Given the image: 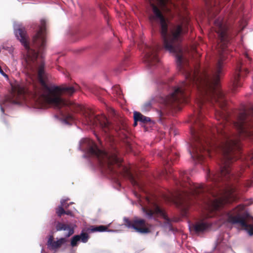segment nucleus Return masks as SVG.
Listing matches in <instances>:
<instances>
[{
  "instance_id": "1",
  "label": "nucleus",
  "mask_w": 253,
  "mask_h": 253,
  "mask_svg": "<svg viewBox=\"0 0 253 253\" xmlns=\"http://www.w3.org/2000/svg\"><path fill=\"white\" fill-rule=\"evenodd\" d=\"M218 37L219 56L213 68L203 72L188 67V62L181 55L176 57L180 70L185 74V81L175 87L164 100L168 109L179 110L180 105L186 103L192 88L198 92V108L190 119L193 124L191 134L193 140L191 158H205L215 150L230 156L240 152L241 139H253V106L239 112L236 120H231L228 110L227 99L220 88L219 81L224 62L228 58L230 38L228 28L221 18L214 21Z\"/></svg>"
},
{
  "instance_id": "2",
  "label": "nucleus",
  "mask_w": 253,
  "mask_h": 253,
  "mask_svg": "<svg viewBox=\"0 0 253 253\" xmlns=\"http://www.w3.org/2000/svg\"><path fill=\"white\" fill-rule=\"evenodd\" d=\"M14 33L17 39L27 50L25 58L27 69L31 73H37L40 83L32 85V106L35 108H42L46 104H49L58 108L67 106L72 111L77 113L83 112L84 108L80 105L61 97V95L72 96L79 89L78 84H75L72 86L48 85V75L44 71L45 63L43 55L46 44L45 20H41L39 29L33 36V46L35 49L29 46V38L25 28L19 27L15 29Z\"/></svg>"
},
{
  "instance_id": "3",
  "label": "nucleus",
  "mask_w": 253,
  "mask_h": 253,
  "mask_svg": "<svg viewBox=\"0 0 253 253\" xmlns=\"http://www.w3.org/2000/svg\"><path fill=\"white\" fill-rule=\"evenodd\" d=\"M222 160L218 173L211 174L209 170L207 173V179L216 184L217 187L213 189L202 184L190 185L188 189L179 191L172 195L173 200L178 207L186 210L193 200L198 199L204 204L208 212L206 217H211L214 215L212 212L237 199V188L233 183L237 176L230 171L228 161L230 159Z\"/></svg>"
},
{
  "instance_id": "4",
  "label": "nucleus",
  "mask_w": 253,
  "mask_h": 253,
  "mask_svg": "<svg viewBox=\"0 0 253 253\" xmlns=\"http://www.w3.org/2000/svg\"><path fill=\"white\" fill-rule=\"evenodd\" d=\"M86 124L90 126H99L110 142L111 148L106 151L102 146V142L98 138L101 148L92 140L88 138H83L79 142V148L84 153L85 158H118V150L114 145V136L121 130V126H115L111 124L104 115H94L90 111L84 113Z\"/></svg>"
},
{
  "instance_id": "5",
  "label": "nucleus",
  "mask_w": 253,
  "mask_h": 253,
  "mask_svg": "<svg viewBox=\"0 0 253 253\" xmlns=\"http://www.w3.org/2000/svg\"><path fill=\"white\" fill-rule=\"evenodd\" d=\"M249 67L253 68V63L248 54L245 53L244 59H239L237 62L235 72L232 79V90L234 92L241 86V77H244L249 73Z\"/></svg>"
},
{
  "instance_id": "6",
  "label": "nucleus",
  "mask_w": 253,
  "mask_h": 253,
  "mask_svg": "<svg viewBox=\"0 0 253 253\" xmlns=\"http://www.w3.org/2000/svg\"><path fill=\"white\" fill-rule=\"evenodd\" d=\"M244 209V205H239L234 210L232 213H228L227 220L233 224H238L245 228V230L249 235L252 236L253 235V226L246 222Z\"/></svg>"
},
{
  "instance_id": "7",
  "label": "nucleus",
  "mask_w": 253,
  "mask_h": 253,
  "mask_svg": "<svg viewBox=\"0 0 253 253\" xmlns=\"http://www.w3.org/2000/svg\"><path fill=\"white\" fill-rule=\"evenodd\" d=\"M123 220L125 226L128 229H133L137 232L142 234L150 232L148 228L143 227L145 226L144 219L135 217L132 220H131L128 217H124Z\"/></svg>"
},
{
  "instance_id": "8",
  "label": "nucleus",
  "mask_w": 253,
  "mask_h": 253,
  "mask_svg": "<svg viewBox=\"0 0 253 253\" xmlns=\"http://www.w3.org/2000/svg\"><path fill=\"white\" fill-rule=\"evenodd\" d=\"M142 211L144 214H145V216L148 219H155L154 218V214H155L158 216H162L166 220L165 222L163 225V226L166 228L168 229L170 231L172 230V226L169 219L167 217L164 211L159 207L156 206L155 208L154 212H152L151 211H147L144 208H142Z\"/></svg>"
},
{
  "instance_id": "9",
  "label": "nucleus",
  "mask_w": 253,
  "mask_h": 253,
  "mask_svg": "<svg viewBox=\"0 0 253 253\" xmlns=\"http://www.w3.org/2000/svg\"><path fill=\"white\" fill-rule=\"evenodd\" d=\"M159 48L160 47L158 45L153 47L146 46L144 60L149 66L154 65L159 61L157 55V52Z\"/></svg>"
},
{
  "instance_id": "10",
  "label": "nucleus",
  "mask_w": 253,
  "mask_h": 253,
  "mask_svg": "<svg viewBox=\"0 0 253 253\" xmlns=\"http://www.w3.org/2000/svg\"><path fill=\"white\" fill-rule=\"evenodd\" d=\"M67 241L66 238H60L56 241L53 240V236L50 235L47 242V248L51 251H56L62 244H65Z\"/></svg>"
},
{
  "instance_id": "11",
  "label": "nucleus",
  "mask_w": 253,
  "mask_h": 253,
  "mask_svg": "<svg viewBox=\"0 0 253 253\" xmlns=\"http://www.w3.org/2000/svg\"><path fill=\"white\" fill-rule=\"evenodd\" d=\"M210 227L209 222L202 220L197 222L192 227L189 226V229H192L196 234H199L208 230Z\"/></svg>"
},
{
  "instance_id": "12",
  "label": "nucleus",
  "mask_w": 253,
  "mask_h": 253,
  "mask_svg": "<svg viewBox=\"0 0 253 253\" xmlns=\"http://www.w3.org/2000/svg\"><path fill=\"white\" fill-rule=\"evenodd\" d=\"M55 227L56 231H58L62 230L65 231L66 230H68V233L65 234V238L69 237L70 236L73 234L74 232L73 228L60 222H57L56 223Z\"/></svg>"
},
{
  "instance_id": "13",
  "label": "nucleus",
  "mask_w": 253,
  "mask_h": 253,
  "mask_svg": "<svg viewBox=\"0 0 253 253\" xmlns=\"http://www.w3.org/2000/svg\"><path fill=\"white\" fill-rule=\"evenodd\" d=\"M134 121L140 122L143 123H147L150 122V118L146 117L138 112H134L133 114Z\"/></svg>"
},
{
  "instance_id": "14",
  "label": "nucleus",
  "mask_w": 253,
  "mask_h": 253,
  "mask_svg": "<svg viewBox=\"0 0 253 253\" xmlns=\"http://www.w3.org/2000/svg\"><path fill=\"white\" fill-rule=\"evenodd\" d=\"M90 231L92 232H118L116 230H108L107 227L104 225L99 226H92L91 227Z\"/></svg>"
},
{
  "instance_id": "15",
  "label": "nucleus",
  "mask_w": 253,
  "mask_h": 253,
  "mask_svg": "<svg viewBox=\"0 0 253 253\" xmlns=\"http://www.w3.org/2000/svg\"><path fill=\"white\" fill-rule=\"evenodd\" d=\"M68 199H62L60 201V205L56 209V213L58 216H61L62 214H64L65 209H67V207L64 205V203L66 202Z\"/></svg>"
},
{
  "instance_id": "16",
  "label": "nucleus",
  "mask_w": 253,
  "mask_h": 253,
  "mask_svg": "<svg viewBox=\"0 0 253 253\" xmlns=\"http://www.w3.org/2000/svg\"><path fill=\"white\" fill-rule=\"evenodd\" d=\"M11 102L14 104H18L20 102L21 98L22 97V91H19L16 94V93L12 92L11 93Z\"/></svg>"
},
{
  "instance_id": "17",
  "label": "nucleus",
  "mask_w": 253,
  "mask_h": 253,
  "mask_svg": "<svg viewBox=\"0 0 253 253\" xmlns=\"http://www.w3.org/2000/svg\"><path fill=\"white\" fill-rule=\"evenodd\" d=\"M81 240V236L75 235L74 236L71 240V246L73 247L77 246L78 242Z\"/></svg>"
},
{
  "instance_id": "18",
  "label": "nucleus",
  "mask_w": 253,
  "mask_h": 253,
  "mask_svg": "<svg viewBox=\"0 0 253 253\" xmlns=\"http://www.w3.org/2000/svg\"><path fill=\"white\" fill-rule=\"evenodd\" d=\"M104 159H98V164L99 165V166L100 168H103L105 169L106 167H108L109 169H110L111 170H112V168H111V166L110 165L109 163L107 164H104L103 160Z\"/></svg>"
},
{
  "instance_id": "19",
  "label": "nucleus",
  "mask_w": 253,
  "mask_h": 253,
  "mask_svg": "<svg viewBox=\"0 0 253 253\" xmlns=\"http://www.w3.org/2000/svg\"><path fill=\"white\" fill-rule=\"evenodd\" d=\"M79 236H81V240L82 242L84 243H85L88 241L89 236L88 234L82 231Z\"/></svg>"
},
{
  "instance_id": "20",
  "label": "nucleus",
  "mask_w": 253,
  "mask_h": 253,
  "mask_svg": "<svg viewBox=\"0 0 253 253\" xmlns=\"http://www.w3.org/2000/svg\"><path fill=\"white\" fill-rule=\"evenodd\" d=\"M126 173L127 174H128V175L130 177V178L132 180V182L133 183V184L134 185H138V184H137V182L134 179L133 177V176L132 175V174L130 173V172L129 171H128V170L126 169Z\"/></svg>"
},
{
  "instance_id": "21",
  "label": "nucleus",
  "mask_w": 253,
  "mask_h": 253,
  "mask_svg": "<svg viewBox=\"0 0 253 253\" xmlns=\"http://www.w3.org/2000/svg\"><path fill=\"white\" fill-rule=\"evenodd\" d=\"M113 90L116 91V94L118 96H120L122 94V91L121 90L119 86H115L113 87Z\"/></svg>"
},
{
  "instance_id": "22",
  "label": "nucleus",
  "mask_w": 253,
  "mask_h": 253,
  "mask_svg": "<svg viewBox=\"0 0 253 253\" xmlns=\"http://www.w3.org/2000/svg\"><path fill=\"white\" fill-rule=\"evenodd\" d=\"M151 107V103L150 102L146 103L143 106V109L148 110Z\"/></svg>"
},
{
  "instance_id": "23",
  "label": "nucleus",
  "mask_w": 253,
  "mask_h": 253,
  "mask_svg": "<svg viewBox=\"0 0 253 253\" xmlns=\"http://www.w3.org/2000/svg\"><path fill=\"white\" fill-rule=\"evenodd\" d=\"M0 73L5 78H6V79H8V75L7 74H6L2 70V69H1V67L0 66Z\"/></svg>"
},
{
  "instance_id": "24",
  "label": "nucleus",
  "mask_w": 253,
  "mask_h": 253,
  "mask_svg": "<svg viewBox=\"0 0 253 253\" xmlns=\"http://www.w3.org/2000/svg\"><path fill=\"white\" fill-rule=\"evenodd\" d=\"M64 117L67 120H73V117L72 115L70 114H68L66 115Z\"/></svg>"
},
{
  "instance_id": "25",
  "label": "nucleus",
  "mask_w": 253,
  "mask_h": 253,
  "mask_svg": "<svg viewBox=\"0 0 253 253\" xmlns=\"http://www.w3.org/2000/svg\"><path fill=\"white\" fill-rule=\"evenodd\" d=\"M64 214H66L67 215H70L71 216H73V214L72 213V211H70V210H67V211L65 210Z\"/></svg>"
},
{
  "instance_id": "26",
  "label": "nucleus",
  "mask_w": 253,
  "mask_h": 253,
  "mask_svg": "<svg viewBox=\"0 0 253 253\" xmlns=\"http://www.w3.org/2000/svg\"><path fill=\"white\" fill-rule=\"evenodd\" d=\"M222 245H220L218 247L219 248V249L220 250V252L221 253H223L224 252V250H222L221 248V247Z\"/></svg>"
},
{
  "instance_id": "27",
  "label": "nucleus",
  "mask_w": 253,
  "mask_h": 253,
  "mask_svg": "<svg viewBox=\"0 0 253 253\" xmlns=\"http://www.w3.org/2000/svg\"><path fill=\"white\" fill-rule=\"evenodd\" d=\"M158 156H159L160 157H162L163 158H164V157H166V156H167V157H168V156L166 155V154H165V155H162V154H160L159 153H158Z\"/></svg>"
},
{
  "instance_id": "28",
  "label": "nucleus",
  "mask_w": 253,
  "mask_h": 253,
  "mask_svg": "<svg viewBox=\"0 0 253 253\" xmlns=\"http://www.w3.org/2000/svg\"><path fill=\"white\" fill-rule=\"evenodd\" d=\"M205 0V2H206V4L207 5L209 4V5H210L211 6H212V4L211 3V4L209 3L210 0Z\"/></svg>"
},
{
  "instance_id": "29",
  "label": "nucleus",
  "mask_w": 253,
  "mask_h": 253,
  "mask_svg": "<svg viewBox=\"0 0 253 253\" xmlns=\"http://www.w3.org/2000/svg\"><path fill=\"white\" fill-rule=\"evenodd\" d=\"M102 12H103L104 15L105 16L106 14V9L105 8H102Z\"/></svg>"
},
{
  "instance_id": "30",
  "label": "nucleus",
  "mask_w": 253,
  "mask_h": 253,
  "mask_svg": "<svg viewBox=\"0 0 253 253\" xmlns=\"http://www.w3.org/2000/svg\"><path fill=\"white\" fill-rule=\"evenodd\" d=\"M137 125V122H135V121H134V122L133 124V126H136Z\"/></svg>"
},
{
  "instance_id": "31",
  "label": "nucleus",
  "mask_w": 253,
  "mask_h": 253,
  "mask_svg": "<svg viewBox=\"0 0 253 253\" xmlns=\"http://www.w3.org/2000/svg\"><path fill=\"white\" fill-rule=\"evenodd\" d=\"M246 186L248 187H250V186H251V183L250 182V183H248Z\"/></svg>"
},
{
  "instance_id": "32",
  "label": "nucleus",
  "mask_w": 253,
  "mask_h": 253,
  "mask_svg": "<svg viewBox=\"0 0 253 253\" xmlns=\"http://www.w3.org/2000/svg\"><path fill=\"white\" fill-rule=\"evenodd\" d=\"M64 205L67 207V209L69 206V204H66V202L64 203Z\"/></svg>"
},
{
  "instance_id": "33",
  "label": "nucleus",
  "mask_w": 253,
  "mask_h": 253,
  "mask_svg": "<svg viewBox=\"0 0 253 253\" xmlns=\"http://www.w3.org/2000/svg\"><path fill=\"white\" fill-rule=\"evenodd\" d=\"M160 115L161 117H162L163 113H162V112L161 111L160 112Z\"/></svg>"
},
{
  "instance_id": "34",
  "label": "nucleus",
  "mask_w": 253,
  "mask_h": 253,
  "mask_svg": "<svg viewBox=\"0 0 253 253\" xmlns=\"http://www.w3.org/2000/svg\"><path fill=\"white\" fill-rule=\"evenodd\" d=\"M250 158L253 159V156Z\"/></svg>"
},
{
  "instance_id": "35",
  "label": "nucleus",
  "mask_w": 253,
  "mask_h": 253,
  "mask_svg": "<svg viewBox=\"0 0 253 253\" xmlns=\"http://www.w3.org/2000/svg\"><path fill=\"white\" fill-rule=\"evenodd\" d=\"M226 158H230V159H231L232 158V157H227Z\"/></svg>"
},
{
  "instance_id": "36",
  "label": "nucleus",
  "mask_w": 253,
  "mask_h": 253,
  "mask_svg": "<svg viewBox=\"0 0 253 253\" xmlns=\"http://www.w3.org/2000/svg\"><path fill=\"white\" fill-rule=\"evenodd\" d=\"M115 160H119V159H115Z\"/></svg>"
}]
</instances>
